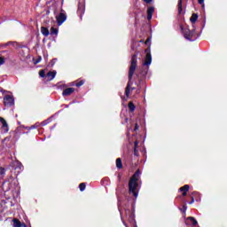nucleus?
I'll use <instances>...</instances> for the list:
<instances>
[{"instance_id": "nucleus-16", "label": "nucleus", "mask_w": 227, "mask_h": 227, "mask_svg": "<svg viewBox=\"0 0 227 227\" xmlns=\"http://www.w3.org/2000/svg\"><path fill=\"white\" fill-rule=\"evenodd\" d=\"M189 189L191 186L189 184H184L181 188H179L180 192H183V196H187V192H189Z\"/></svg>"}, {"instance_id": "nucleus-34", "label": "nucleus", "mask_w": 227, "mask_h": 227, "mask_svg": "<svg viewBox=\"0 0 227 227\" xmlns=\"http://www.w3.org/2000/svg\"><path fill=\"white\" fill-rule=\"evenodd\" d=\"M138 145H139V142L137 140H136L134 142V148L137 149Z\"/></svg>"}, {"instance_id": "nucleus-19", "label": "nucleus", "mask_w": 227, "mask_h": 227, "mask_svg": "<svg viewBox=\"0 0 227 227\" xmlns=\"http://www.w3.org/2000/svg\"><path fill=\"white\" fill-rule=\"evenodd\" d=\"M128 108L129 110V113H134V111H136V105H134V102L129 101L128 104Z\"/></svg>"}, {"instance_id": "nucleus-44", "label": "nucleus", "mask_w": 227, "mask_h": 227, "mask_svg": "<svg viewBox=\"0 0 227 227\" xmlns=\"http://www.w3.org/2000/svg\"><path fill=\"white\" fill-rule=\"evenodd\" d=\"M118 178H119V182L121 180V176H118Z\"/></svg>"}, {"instance_id": "nucleus-40", "label": "nucleus", "mask_w": 227, "mask_h": 227, "mask_svg": "<svg viewBox=\"0 0 227 227\" xmlns=\"http://www.w3.org/2000/svg\"><path fill=\"white\" fill-rule=\"evenodd\" d=\"M145 3H146L147 4H150V3H152V0H144Z\"/></svg>"}, {"instance_id": "nucleus-35", "label": "nucleus", "mask_w": 227, "mask_h": 227, "mask_svg": "<svg viewBox=\"0 0 227 227\" xmlns=\"http://www.w3.org/2000/svg\"><path fill=\"white\" fill-rule=\"evenodd\" d=\"M152 39L150 38V37H148L146 40H145V45H148V43H150V41H151Z\"/></svg>"}, {"instance_id": "nucleus-21", "label": "nucleus", "mask_w": 227, "mask_h": 227, "mask_svg": "<svg viewBox=\"0 0 227 227\" xmlns=\"http://www.w3.org/2000/svg\"><path fill=\"white\" fill-rule=\"evenodd\" d=\"M56 71H49L46 74V77H50V81H52L56 77Z\"/></svg>"}, {"instance_id": "nucleus-2", "label": "nucleus", "mask_w": 227, "mask_h": 227, "mask_svg": "<svg viewBox=\"0 0 227 227\" xmlns=\"http://www.w3.org/2000/svg\"><path fill=\"white\" fill-rule=\"evenodd\" d=\"M141 176V170L137 169L129 181V192L133 194L134 198H137V187H139V177Z\"/></svg>"}, {"instance_id": "nucleus-25", "label": "nucleus", "mask_w": 227, "mask_h": 227, "mask_svg": "<svg viewBox=\"0 0 227 227\" xmlns=\"http://www.w3.org/2000/svg\"><path fill=\"white\" fill-rule=\"evenodd\" d=\"M13 180H15V177L13 176H10L7 180L4 181V183L2 184V185H4V184H6V182H13Z\"/></svg>"}, {"instance_id": "nucleus-11", "label": "nucleus", "mask_w": 227, "mask_h": 227, "mask_svg": "<svg viewBox=\"0 0 227 227\" xmlns=\"http://www.w3.org/2000/svg\"><path fill=\"white\" fill-rule=\"evenodd\" d=\"M148 74V71L146 69H142L139 74H137L136 76L137 77L139 82L145 79V76Z\"/></svg>"}, {"instance_id": "nucleus-1", "label": "nucleus", "mask_w": 227, "mask_h": 227, "mask_svg": "<svg viewBox=\"0 0 227 227\" xmlns=\"http://www.w3.org/2000/svg\"><path fill=\"white\" fill-rule=\"evenodd\" d=\"M136 68H137V54H133L131 57L130 66L129 69V74H128L129 81L125 89L126 97H130V90L131 91H134V90H136V87L130 88V86H132V78L134 77Z\"/></svg>"}, {"instance_id": "nucleus-15", "label": "nucleus", "mask_w": 227, "mask_h": 227, "mask_svg": "<svg viewBox=\"0 0 227 227\" xmlns=\"http://www.w3.org/2000/svg\"><path fill=\"white\" fill-rule=\"evenodd\" d=\"M154 12L155 8L153 6H150L147 8V20H152V17H153Z\"/></svg>"}, {"instance_id": "nucleus-12", "label": "nucleus", "mask_w": 227, "mask_h": 227, "mask_svg": "<svg viewBox=\"0 0 227 227\" xmlns=\"http://www.w3.org/2000/svg\"><path fill=\"white\" fill-rule=\"evenodd\" d=\"M0 123H2V129L4 130V132H8V130H10V129L8 128V122L6 121V120L3 117H0Z\"/></svg>"}, {"instance_id": "nucleus-36", "label": "nucleus", "mask_w": 227, "mask_h": 227, "mask_svg": "<svg viewBox=\"0 0 227 227\" xmlns=\"http://www.w3.org/2000/svg\"><path fill=\"white\" fill-rule=\"evenodd\" d=\"M187 211V206L184 205L182 208V212H186Z\"/></svg>"}, {"instance_id": "nucleus-9", "label": "nucleus", "mask_w": 227, "mask_h": 227, "mask_svg": "<svg viewBox=\"0 0 227 227\" xmlns=\"http://www.w3.org/2000/svg\"><path fill=\"white\" fill-rule=\"evenodd\" d=\"M10 58V51H3L0 55V66L4 65V59H8Z\"/></svg>"}, {"instance_id": "nucleus-5", "label": "nucleus", "mask_w": 227, "mask_h": 227, "mask_svg": "<svg viewBox=\"0 0 227 227\" xmlns=\"http://www.w3.org/2000/svg\"><path fill=\"white\" fill-rule=\"evenodd\" d=\"M124 218L129 222L130 224H136V215L134 211L129 208L124 209Z\"/></svg>"}, {"instance_id": "nucleus-10", "label": "nucleus", "mask_w": 227, "mask_h": 227, "mask_svg": "<svg viewBox=\"0 0 227 227\" xmlns=\"http://www.w3.org/2000/svg\"><path fill=\"white\" fill-rule=\"evenodd\" d=\"M186 226H196L198 224V221L194 219L192 216H189L184 221Z\"/></svg>"}, {"instance_id": "nucleus-13", "label": "nucleus", "mask_w": 227, "mask_h": 227, "mask_svg": "<svg viewBox=\"0 0 227 227\" xmlns=\"http://www.w3.org/2000/svg\"><path fill=\"white\" fill-rule=\"evenodd\" d=\"M74 91H75L74 88H67L63 90L62 95L63 97H70V95H72V93H74Z\"/></svg>"}, {"instance_id": "nucleus-14", "label": "nucleus", "mask_w": 227, "mask_h": 227, "mask_svg": "<svg viewBox=\"0 0 227 227\" xmlns=\"http://www.w3.org/2000/svg\"><path fill=\"white\" fill-rule=\"evenodd\" d=\"M12 223H13V227H27L26 223L20 222V220L17 218L12 219Z\"/></svg>"}, {"instance_id": "nucleus-22", "label": "nucleus", "mask_w": 227, "mask_h": 227, "mask_svg": "<svg viewBox=\"0 0 227 227\" xmlns=\"http://www.w3.org/2000/svg\"><path fill=\"white\" fill-rule=\"evenodd\" d=\"M190 20H191L192 24H196V21L198 20V14L192 13V17L190 18Z\"/></svg>"}, {"instance_id": "nucleus-4", "label": "nucleus", "mask_w": 227, "mask_h": 227, "mask_svg": "<svg viewBox=\"0 0 227 227\" xmlns=\"http://www.w3.org/2000/svg\"><path fill=\"white\" fill-rule=\"evenodd\" d=\"M11 172L15 175V177L19 176L22 173V163L19 160L12 161L10 164Z\"/></svg>"}, {"instance_id": "nucleus-37", "label": "nucleus", "mask_w": 227, "mask_h": 227, "mask_svg": "<svg viewBox=\"0 0 227 227\" xmlns=\"http://www.w3.org/2000/svg\"><path fill=\"white\" fill-rule=\"evenodd\" d=\"M135 130H139V124L137 123L135 124Z\"/></svg>"}, {"instance_id": "nucleus-31", "label": "nucleus", "mask_w": 227, "mask_h": 227, "mask_svg": "<svg viewBox=\"0 0 227 227\" xmlns=\"http://www.w3.org/2000/svg\"><path fill=\"white\" fill-rule=\"evenodd\" d=\"M39 75H40V77H45V71L44 70H40L39 71Z\"/></svg>"}, {"instance_id": "nucleus-43", "label": "nucleus", "mask_w": 227, "mask_h": 227, "mask_svg": "<svg viewBox=\"0 0 227 227\" xmlns=\"http://www.w3.org/2000/svg\"><path fill=\"white\" fill-rule=\"evenodd\" d=\"M0 91L1 93H4V90H3V88H0Z\"/></svg>"}, {"instance_id": "nucleus-41", "label": "nucleus", "mask_w": 227, "mask_h": 227, "mask_svg": "<svg viewBox=\"0 0 227 227\" xmlns=\"http://www.w3.org/2000/svg\"><path fill=\"white\" fill-rule=\"evenodd\" d=\"M194 203V197H192V200L190 201V205H192Z\"/></svg>"}, {"instance_id": "nucleus-24", "label": "nucleus", "mask_w": 227, "mask_h": 227, "mask_svg": "<svg viewBox=\"0 0 227 227\" xmlns=\"http://www.w3.org/2000/svg\"><path fill=\"white\" fill-rule=\"evenodd\" d=\"M79 189H80L81 192H84L86 189V183H81L79 184Z\"/></svg>"}, {"instance_id": "nucleus-3", "label": "nucleus", "mask_w": 227, "mask_h": 227, "mask_svg": "<svg viewBox=\"0 0 227 227\" xmlns=\"http://www.w3.org/2000/svg\"><path fill=\"white\" fill-rule=\"evenodd\" d=\"M181 31L185 38V40H189V42H194L196 40V30L195 29H189L187 27H184V26H180Z\"/></svg>"}, {"instance_id": "nucleus-23", "label": "nucleus", "mask_w": 227, "mask_h": 227, "mask_svg": "<svg viewBox=\"0 0 227 227\" xmlns=\"http://www.w3.org/2000/svg\"><path fill=\"white\" fill-rule=\"evenodd\" d=\"M59 30H58V28L54 27H51V35L52 36H58V33H59Z\"/></svg>"}, {"instance_id": "nucleus-38", "label": "nucleus", "mask_w": 227, "mask_h": 227, "mask_svg": "<svg viewBox=\"0 0 227 227\" xmlns=\"http://www.w3.org/2000/svg\"><path fill=\"white\" fill-rule=\"evenodd\" d=\"M199 4H203L205 3V0H198Z\"/></svg>"}, {"instance_id": "nucleus-30", "label": "nucleus", "mask_w": 227, "mask_h": 227, "mask_svg": "<svg viewBox=\"0 0 227 227\" xmlns=\"http://www.w3.org/2000/svg\"><path fill=\"white\" fill-rule=\"evenodd\" d=\"M40 61H42V57H38V59H36L34 62V65H38V63H40Z\"/></svg>"}, {"instance_id": "nucleus-33", "label": "nucleus", "mask_w": 227, "mask_h": 227, "mask_svg": "<svg viewBox=\"0 0 227 227\" xmlns=\"http://www.w3.org/2000/svg\"><path fill=\"white\" fill-rule=\"evenodd\" d=\"M134 155L135 157H139V151H137L136 148H134Z\"/></svg>"}, {"instance_id": "nucleus-32", "label": "nucleus", "mask_w": 227, "mask_h": 227, "mask_svg": "<svg viewBox=\"0 0 227 227\" xmlns=\"http://www.w3.org/2000/svg\"><path fill=\"white\" fill-rule=\"evenodd\" d=\"M137 84V88H138V90H137V93H141V82H139V83H136Z\"/></svg>"}, {"instance_id": "nucleus-29", "label": "nucleus", "mask_w": 227, "mask_h": 227, "mask_svg": "<svg viewBox=\"0 0 227 227\" xmlns=\"http://www.w3.org/2000/svg\"><path fill=\"white\" fill-rule=\"evenodd\" d=\"M12 43H13L9 42V43H5V44H0V49H4V47H8V45H10V44H12Z\"/></svg>"}, {"instance_id": "nucleus-6", "label": "nucleus", "mask_w": 227, "mask_h": 227, "mask_svg": "<svg viewBox=\"0 0 227 227\" xmlns=\"http://www.w3.org/2000/svg\"><path fill=\"white\" fill-rule=\"evenodd\" d=\"M4 106L5 107H12V106H15V98L12 95H5L4 97Z\"/></svg>"}, {"instance_id": "nucleus-17", "label": "nucleus", "mask_w": 227, "mask_h": 227, "mask_svg": "<svg viewBox=\"0 0 227 227\" xmlns=\"http://www.w3.org/2000/svg\"><path fill=\"white\" fill-rule=\"evenodd\" d=\"M41 33L43 36H49V35H51L49 28L46 27H41Z\"/></svg>"}, {"instance_id": "nucleus-42", "label": "nucleus", "mask_w": 227, "mask_h": 227, "mask_svg": "<svg viewBox=\"0 0 227 227\" xmlns=\"http://www.w3.org/2000/svg\"><path fill=\"white\" fill-rule=\"evenodd\" d=\"M121 220H122V222H123V224H124L125 226H127V223H125V220H123V217H121Z\"/></svg>"}, {"instance_id": "nucleus-45", "label": "nucleus", "mask_w": 227, "mask_h": 227, "mask_svg": "<svg viewBox=\"0 0 227 227\" xmlns=\"http://www.w3.org/2000/svg\"><path fill=\"white\" fill-rule=\"evenodd\" d=\"M121 215H123V213L121 212Z\"/></svg>"}, {"instance_id": "nucleus-7", "label": "nucleus", "mask_w": 227, "mask_h": 227, "mask_svg": "<svg viewBox=\"0 0 227 227\" xmlns=\"http://www.w3.org/2000/svg\"><path fill=\"white\" fill-rule=\"evenodd\" d=\"M58 26H61L65 20H67V13L64 10H61V12L56 17Z\"/></svg>"}, {"instance_id": "nucleus-28", "label": "nucleus", "mask_w": 227, "mask_h": 227, "mask_svg": "<svg viewBox=\"0 0 227 227\" xmlns=\"http://www.w3.org/2000/svg\"><path fill=\"white\" fill-rule=\"evenodd\" d=\"M5 173H6V168H3V167H1L0 168V175H5Z\"/></svg>"}, {"instance_id": "nucleus-26", "label": "nucleus", "mask_w": 227, "mask_h": 227, "mask_svg": "<svg viewBox=\"0 0 227 227\" xmlns=\"http://www.w3.org/2000/svg\"><path fill=\"white\" fill-rule=\"evenodd\" d=\"M84 84V80L79 81L75 83L76 88H81Z\"/></svg>"}, {"instance_id": "nucleus-27", "label": "nucleus", "mask_w": 227, "mask_h": 227, "mask_svg": "<svg viewBox=\"0 0 227 227\" xmlns=\"http://www.w3.org/2000/svg\"><path fill=\"white\" fill-rule=\"evenodd\" d=\"M56 61H58V59H51L49 64V67H54V65H56Z\"/></svg>"}, {"instance_id": "nucleus-18", "label": "nucleus", "mask_w": 227, "mask_h": 227, "mask_svg": "<svg viewBox=\"0 0 227 227\" xmlns=\"http://www.w3.org/2000/svg\"><path fill=\"white\" fill-rule=\"evenodd\" d=\"M183 0H178L177 4V10H178V15H182V12H184V5L182 4Z\"/></svg>"}, {"instance_id": "nucleus-39", "label": "nucleus", "mask_w": 227, "mask_h": 227, "mask_svg": "<svg viewBox=\"0 0 227 227\" xmlns=\"http://www.w3.org/2000/svg\"><path fill=\"white\" fill-rule=\"evenodd\" d=\"M38 126L36 125H32L30 128H29V130L33 129H36Z\"/></svg>"}, {"instance_id": "nucleus-20", "label": "nucleus", "mask_w": 227, "mask_h": 227, "mask_svg": "<svg viewBox=\"0 0 227 227\" xmlns=\"http://www.w3.org/2000/svg\"><path fill=\"white\" fill-rule=\"evenodd\" d=\"M116 168L118 169H122L123 168V163L121 162V158H117L116 159Z\"/></svg>"}, {"instance_id": "nucleus-8", "label": "nucleus", "mask_w": 227, "mask_h": 227, "mask_svg": "<svg viewBox=\"0 0 227 227\" xmlns=\"http://www.w3.org/2000/svg\"><path fill=\"white\" fill-rule=\"evenodd\" d=\"M150 50L145 49V62L143 63L144 67H150L152 65V53L149 52Z\"/></svg>"}]
</instances>
